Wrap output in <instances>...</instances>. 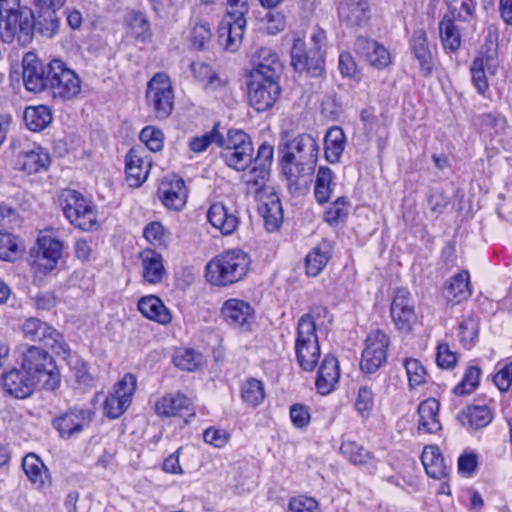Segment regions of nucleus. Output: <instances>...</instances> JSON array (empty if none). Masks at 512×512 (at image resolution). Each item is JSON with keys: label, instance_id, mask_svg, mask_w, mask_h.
<instances>
[{"label": "nucleus", "instance_id": "nucleus-16", "mask_svg": "<svg viewBox=\"0 0 512 512\" xmlns=\"http://www.w3.org/2000/svg\"><path fill=\"white\" fill-rule=\"evenodd\" d=\"M50 61L43 63L33 52H27L22 59V78L27 91L40 93L48 91V70Z\"/></svg>", "mask_w": 512, "mask_h": 512}, {"label": "nucleus", "instance_id": "nucleus-47", "mask_svg": "<svg viewBox=\"0 0 512 512\" xmlns=\"http://www.w3.org/2000/svg\"><path fill=\"white\" fill-rule=\"evenodd\" d=\"M455 20L458 19L447 13L439 23V32L442 44L445 49L451 51L457 50L461 43V35L458 28L454 24Z\"/></svg>", "mask_w": 512, "mask_h": 512}, {"label": "nucleus", "instance_id": "nucleus-59", "mask_svg": "<svg viewBox=\"0 0 512 512\" xmlns=\"http://www.w3.org/2000/svg\"><path fill=\"white\" fill-rule=\"evenodd\" d=\"M349 203L345 197L337 198L326 210L325 220L330 225H337L348 215Z\"/></svg>", "mask_w": 512, "mask_h": 512}, {"label": "nucleus", "instance_id": "nucleus-52", "mask_svg": "<svg viewBox=\"0 0 512 512\" xmlns=\"http://www.w3.org/2000/svg\"><path fill=\"white\" fill-rule=\"evenodd\" d=\"M145 239L154 247L167 248L170 241V233L160 222L147 224L143 231Z\"/></svg>", "mask_w": 512, "mask_h": 512}, {"label": "nucleus", "instance_id": "nucleus-11", "mask_svg": "<svg viewBox=\"0 0 512 512\" xmlns=\"http://www.w3.org/2000/svg\"><path fill=\"white\" fill-rule=\"evenodd\" d=\"M34 16L30 10L20 9V0H0V30L11 40L19 30L26 36L31 35Z\"/></svg>", "mask_w": 512, "mask_h": 512}, {"label": "nucleus", "instance_id": "nucleus-14", "mask_svg": "<svg viewBox=\"0 0 512 512\" xmlns=\"http://www.w3.org/2000/svg\"><path fill=\"white\" fill-rule=\"evenodd\" d=\"M390 314L397 330L403 333L411 332L417 322V314L415 301L408 290L404 288L396 290L391 302Z\"/></svg>", "mask_w": 512, "mask_h": 512}, {"label": "nucleus", "instance_id": "nucleus-3", "mask_svg": "<svg viewBox=\"0 0 512 512\" xmlns=\"http://www.w3.org/2000/svg\"><path fill=\"white\" fill-rule=\"evenodd\" d=\"M22 368L45 390L53 391L60 385V373L52 356L40 347H27L22 354Z\"/></svg>", "mask_w": 512, "mask_h": 512}, {"label": "nucleus", "instance_id": "nucleus-17", "mask_svg": "<svg viewBox=\"0 0 512 512\" xmlns=\"http://www.w3.org/2000/svg\"><path fill=\"white\" fill-rule=\"evenodd\" d=\"M315 166V163L282 157V173L286 178L287 187L291 193H303L308 189Z\"/></svg>", "mask_w": 512, "mask_h": 512}, {"label": "nucleus", "instance_id": "nucleus-53", "mask_svg": "<svg viewBox=\"0 0 512 512\" xmlns=\"http://www.w3.org/2000/svg\"><path fill=\"white\" fill-rule=\"evenodd\" d=\"M191 72L195 79L211 89H216L220 85L217 73L209 64L201 61L192 62L190 65Z\"/></svg>", "mask_w": 512, "mask_h": 512}, {"label": "nucleus", "instance_id": "nucleus-50", "mask_svg": "<svg viewBox=\"0 0 512 512\" xmlns=\"http://www.w3.org/2000/svg\"><path fill=\"white\" fill-rule=\"evenodd\" d=\"M265 398L264 384L255 378H249L241 387V399L252 408L259 406Z\"/></svg>", "mask_w": 512, "mask_h": 512}, {"label": "nucleus", "instance_id": "nucleus-37", "mask_svg": "<svg viewBox=\"0 0 512 512\" xmlns=\"http://www.w3.org/2000/svg\"><path fill=\"white\" fill-rule=\"evenodd\" d=\"M22 468L28 479L37 488H43L50 483L49 470L36 454H27L22 460Z\"/></svg>", "mask_w": 512, "mask_h": 512}, {"label": "nucleus", "instance_id": "nucleus-64", "mask_svg": "<svg viewBox=\"0 0 512 512\" xmlns=\"http://www.w3.org/2000/svg\"><path fill=\"white\" fill-rule=\"evenodd\" d=\"M287 512H321L318 502L305 495L292 497L289 500Z\"/></svg>", "mask_w": 512, "mask_h": 512}, {"label": "nucleus", "instance_id": "nucleus-35", "mask_svg": "<svg viewBox=\"0 0 512 512\" xmlns=\"http://www.w3.org/2000/svg\"><path fill=\"white\" fill-rule=\"evenodd\" d=\"M50 164V157L41 148L28 151H20L17 155L15 166L17 169L28 174L37 173L43 169H47Z\"/></svg>", "mask_w": 512, "mask_h": 512}, {"label": "nucleus", "instance_id": "nucleus-49", "mask_svg": "<svg viewBox=\"0 0 512 512\" xmlns=\"http://www.w3.org/2000/svg\"><path fill=\"white\" fill-rule=\"evenodd\" d=\"M340 451L342 455L354 465H365L374 460L371 452L354 441H343L340 446Z\"/></svg>", "mask_w": 512, "mask_h": 512}, {"label": "nucleus", "instance_id": "nucleus-5", "mask_svg": "<svg viewBox=\"0 0 512 512\" xmlns=\"http://www.w3.org/2000/svg\"><path fill=\"white\" fill-rule=\"evenodd\" d=\"M247 0H227V13L219 25V39L234 52L240 46L246 27Z\"/></svg>", "mask_w": 512, "mask_h": 512}, {"label": "nucleus", "instance_id": "nucleus-39", "mask_svg": "<svg viewBox=\"0 0 512 512\" xmlns=\"http://www.w3.org/2000/svg\"><path fill=\"white\" fill-rule=\"evenodd\" d=\"M457 418L462 426L474 431L486 427L493 415L487 406H469Z\"/></svg>", "mask_w": 512, "mask_h": 512}, {"label": "nucleus", "instance_id": "nucleus-15", "mask_svg": "<svg viewBox=\"0 0 512 512\" xmlns=\"http://www.w3.org/2000/svg\"><path fill=\"white\" fill-rule=\"evenodd\" d=\"M388 346L389 338L384 332L380 330L370 332L362 352L361 370L369 374L375 373L386 361Z\"/></svg>", "mask_w": 512, "mask_h": 512}, {"label": "nucleus", "instance_id": "nucleus-24", "mask_svg": "<svg viewBox=\"0 0 512 512\" xmlns=\"http://www.w3.org/2000/svg\"><path fill=\"white\" fill-rule=\"evenodd\" d=\"M286 151L283 158H290L296 161L315 163L318 159L319 147L314 137L310 134H299L286 144Z\"/></svg>", "mask_w": 512, "mask_h": 512}, {"label": "nucleus", "instance_id": "nucleus-48", "mask_svg": "<svg viewBox=\"0 0 512 512\" xmlns=\"http://www.w3.org/2000/svg\"><path fill=\"white\" fill-rule=\"evenodd\" d=\"M334 174L328 167H320L316 175L314 195L318 203H326L332 195Z\"/></svg>", "mask_w": 512, "mask_h": 512}, {"label": "nucleus", "instance_id": "nucleus-12", "mask_svg": "<svg viewBox=\"0 0 512 512\" xmlns=\"http://www.w3.org/2000/svg\"><path fill=\"white\" fill-rule=\"evenodd\" d=\"M137 387V379L128 373L118 381L106 397L103 413L110 419H117L129 408Z\"/></svg>", "mask_w": 512, "mask_h": 512}, {"label": "nucleus", "instance_id": "nucleus-45", "mask_svg": "<svg viewBox=\"0 0 512 512\" xmlns=\"http://www.w3.org/2000/svg\"><path fill=\"white\" fill-rule=\"evenodd\" d=\"M128 34L142 43L150 40L152 33L150 24L145 15L141 12L131 11L125 17Z\"/></svg>", "mask_w": 512, "mask_h": 512}, {"label": "nucleus", "instance_id": "nucleus-27", "mask_svg": "<svg viewBox=\"0 0 512 512\" xmlns=\"http://www.w3.org/2000/svg\"><path fill=\"white\" fill-rule=\"evenodd\" d=\"M357 54L364 57L371 66L383 69L390 63L387 49L374 40L358 37L354 44Z\"/></svg>", "mask_w": 512, "mask_h": 512}, {"label": "nucleus", "instance_id": "nucleus-30", "mask_svg": "<svg viewBox=\"0 0 512 512\" xmlns=\"http://www.w3.org/2000/svg\"><path fill=\"white\" fill-rule=\"evenodd\" d=\"M38 9V23L49 37L53 36L59 27L60 19L57 11L63 7L66 0H34Z\"/></svg>", "mask_w": 512, "mask_h": 512}, {"label": "nucleus", "instance_id": "nucleus-2", "mask_svg": "<svg viewBox=\"0 0 512 512\" xmlns=\"http://www.w3.org/2000/svg\"><path fill=\"white\" fill-rule=\"evenodd\" d=\"M312 47L306 49L304 38L295 35L291 48V64L299 73H306L310 77H319L324 70V56L322 48L325 45V32L315 28L310 36Z\"/></svg>", "mask_w": 512, "mask_h": 512}, {"label": "nucleus", "instance_id": "nucleus-29", "mask_svg": "<svg viewBox=\"0 0 512 512\" xmlns=\"http://www.w3.org/2000/svg\"><path fill=\"white\" fill-rule=\"evenodd\" d=\"M221 313L225 322L234 327L248 326L254 316L249 303L235 298L224 302Z\"/></svg>", "mask_w": 512, "mask_h": 512}, {"label": "nucleus", "instance_id": "nucleus-4", "mask_svg": "<svg viewBox=\"0 0 512 512\" xmlns=\"http://www.w3.org/2000/svg\"><path fill=\"white\" fill-rule=\"evenodd\" d=\"M295 352L300 367L313 371L320 358V346L311 314H304L298 321Z\"/></svg>", "mask_w": 512, "mask_h": 512}, {"label": "nucleus", "instance_id": "nucleus-8", "mask_svg": "<svg viewBox=\"0 0 512 512\" xmlns=\"http://www.w3.org/2000/svg\"><path fill=\"white\" fill-rule=\"evenodd\" d=\"M22 332L26 339L41 343L57 356L63 359L70 356V348L63 335L47 322L34 317L28 318L22 325Z\"/></svg>", "mask_w": 512, "mask_h": 512}, {"label": "nucleus", "instance_id": "nucleus-33", "mask_svg": "<svg viewBox=\"0 0 512 512\" xmlns=\"http://www.w3.org/2000/svg\"><path fill=\"white\" fill-rule=\"evenodd\" d=\"M411 49L419 62L421 74L423 76H429L432 73L434 62L427 34L424 30L419 29L414 31L411 38Z\"/></svg>", "mask_w": 512, "mask_h": 512}, {"label": "nucleus", "instance_id": "nucleus-31", "mask_svg": "<svg viewBox=\"0 0 512 512\" xmlns=\"http://www.w3.org/2000/svg\"><path fill=\"white\" fill-rule=\"evenodd\" d=\"M209 223L223 235H231L239 225V218L221 202L212 204L207 212Z\"/></svg>", "mask_w": 512, "mask_h": 512}, {"label": "nucleus", "instance_id": "nucleus-9", "mask_svg": "<svg viewBox=\"0 0 512 512\" xmlns=\"http://www.w3.org/2000/svg\"><path fill=\"white\" fill-rule=\"evenodd\" d=\"M146 104L155 118L166 119L174 108V92L165 73H156L147 83Z\"/></svg>", "mask_w": 512, "mask_h": 512}, {"label": "nucleus", "instance_id": "nucleus-34", "mask_svg": "<svg viewBox=\"0 0 512 512\" xmlns=\"http://www.w3.org/2000/svg\"><path fill=\"white\" fill-rule=\"evenodd\" d=\"M142 265V277L149 284L160 283L166 275L161 254L151 249H146L140 253Z\"/></svg>", "mask_w": 512, "mask_h": 512}, {"label": "nucleus", "instance_id": "nucleus-42", "mask_svg": "<svg viewBox=\"0 0 512 512\" xmlns=\"http://www.w3.org/2000/svg\"><path fill=\"white\" fill-rule=\"evenodd\" d=\"M421 461L428 476L441 479L447 474L443 456L436 446H426L421 455Z\"/></svg>", "mask_w": 512, "mask_h": 512}, {"label": "nucleus", "instance_id": "nucleus-6", "mask_svg": "<svg viewBox=\"0 0 512 512\" xmlns=\"http://www.w3.org/2000/svg\"><path fill=\"white\" fill-rule=\"evenodd\" d=\"M48 91L54 99L69 101L81 92L79 75L60 59H52L48 70Z\"/></svg>", "mask_w": 512, "mask_h": 512}, {"label": "nucleus", "instance_id": "nucleus-32", "mask_svg": "<svg viewBox=\"0 0 512 512\" xmlns=\"http://www.w3.org/2000/svg\"><path fill=\"white\" fill-rule=\"evenodd\" d=\"M340 377L339 364L333 355H326L322 360L317 378L316 388L322 395L333 391Z\"/></svg>", "mask_w": 512, "mask_h": 512}, {"label": "nucleus", "instance_id": "nucleus-23", "mask_svg": "<svg viewBox=\"0 0 512 512\" xmlns=\"http://www.w3.org/2000/svg\"><path fill=\"white\" fill-rule=\"evenodd\" d=\"M157 194L168 209L180 211L186 204L187 190L181 178H165L160 183Z\"/></svg>", "mask_w": 512, "mask_h": 512}, {"label": "nucleus", "instance_id": "nucleus-20", "mask_svg": "<svg viewBox=\"0 0 512 512\" xmlns=\"http://www.w3.org/2000/svg\"><path fill=\"white\" fill-rule=\"evenodd\" d=\"M63 243L48 235H40L31 249L34 264L45 271L53 270L62 255Z\"/></svg>", "mask_w": 512, "mask_h": 512}, {"label": "nucleus", "instance_id": "nucleus-22", "mask_svg": "<svg viewBox=\"0 0 512 512\" xmlns=\"http://www.w3.org/2000/svg\"><path fill=\"white\" fill-rule=\"evenodd\" d=\"M337 14L349 27H363L370 19L369 0H337Z\"/></svg>", "mask_w": 512, "mask_h": 512}, {"label": "nucleus", "instance_id": "nucleus-51", "mask_svg": "<svg viewBox=\"0 0 512 512\" xmlns=\"http://www.w3.org/2000/svg\"><path fill=\"white\" fill-rule=\"evenodd\" d=\"M217 127L218 125H215L211 131L191 138L189 141L190 150L195 153H201L213 143L219 147L224 146L225 137L218 131Z\"/></svg>", "mask_w": 512, "mask_h": 512}, {"label": "nucleus", "instance_id": "nucleus-1", "mask_svg": "<svg viewBox=\"0 0 512 512\" xmlns=\"http://www.w3.org/2000/svg\"><path fill=\"white\" fill-rule=\"evenodd\" d=\"M251 260L241 249H230L213 257L206 265L209 283L225 287L241 281L248 273Z\"/></svg>", "mask_w": 512, "mask_h": 512}, {"label": "nucleus", "instance_id": "nucleus-58", "mask_svg": "<svg viewBox=\"0 0 512 512\" xmlns=\"http://www.w3.org/2000/svg\"><path fill=\"white\" fill-rule=\"evenodd\" d=\"M448 6V14L452 17L459 19V21H466L473 16L475 10V3L473 0H444Z\"/></svg>", "mask_w": 512, "mask_h": 512}, {"label": "nucleus", "instance_id": "nucleus-46", "mask_svg": "<svg viewBox=\"0 0 512 512\" xmlns=\"http://www.w3.org/2000/svg\"><path fill=\"white\" fill-rule=\"evenodd\" d=\"M24 120L29 130L39 132L52 121V113L45 105L30 106L24 111Z\"/></svg>", "mask_w": 512, "mask_h": 512}, {"label": "nucleus", "instance_id": "nucleus-44", "mask_svg": "<svg viewBox=\"0 0 512 512\" xmlns=\"http://www.w3.org/2000/svg\"><path fill=\"white\" fill-rule=\"evenodd\" d=\"M331 258V247L329 243L322 242L313 248L306 256L305 266L308 276H318Z\"/></svg>", "mask_w": 512, "mask_h": 512}, {"label": "nucleus", "instance_id": "nucleus-43", "mask_svg": "<svg viewBox=\"0 0 512 512\" xmlns=\"http://www.w3.org/2000/svg\"><path fill=\"white\" fill-rule=\"evenodd\" d=\"M469 281L470 277L467 271L454 275L444 291L446 300L454 304L466 300L471 295Z\"/></svg>", "mask_w": 512, "mask_h": 512}, {"label": "nucleus", "instance_id": "nucleus-62", "mask_svg": "<svg viewBox=\"0 0 512 512\" xmlns=\"http://www.w3.org/2000/svg\"><path fill=\"white\" fill-rule=\"evenodd\" d=\"M404 367L411 387H416L425 382L426 370L417 359H406Z\"/></svg>", "mask_w": 512, "mask_h": 512}, {"label": "nucleus", "instance_id": "nucleus-63", "mask_svg": "<svg viewBox=\"0 0 512 512\" xmlns=\"http://www.w3.org/2000/svg\"><path fill=\"white\" fill-rule=\"evenodd\" d=\"M212 37L209 24L204 22L195 23L191 31V41L195 48L206 49Z\"/></svg>", "mask_w": 512, "mask_h": 512}, {"label": "nucleus", "instance_id": "nucleus-38", "mask_svg": "<svg viewBox=\"0 0 512 512\" xmlns=\"http://www.w3.org/2000/svg\"><path fill=\"white\" fill-rule=\"evenodd\" d=\"M439 403L433 398H429L420 403L418 407L419 431L425 433H435L441 429L438 419Z\"/></svg>", "mask_w": 512, "mask_h": 512}, {"label": "nucleus", "instance_id": "nucleus-13", "mask_svg": "<svg viewBox=\"0 0 512 512\" xmlns=\"http://www.w3.org/2000/svg\"><path fill=\"white\" fill-rule=\"evenodd\" d=\"M94 416L95 412L92 409L74 407L55 417L52 426L60 438L71 439L87 428Z\"/></svg>", "mask_w": 512, "mask_h": 512}, {"label": "nucleus", "instance_id": "nucleus-56", "mask_svg": "<svg viewBox=\"0 0 512 512\" xmlns=\"http://www.w3.org/2000/svg\"><path fill=\"white\" fill-rule=\"evenodd\" d=\"M480 368L478 366H469L464 374L462 381L455 386L454 393L463 396L473 392L479 385Z\"/></svg>", "mask_w": 512, "mask_h": 512}, {"label": "nucleus", "instance_id": "nucleus-7", "mask_svg": "<svg viewBox=\"0 0 512 512\" xmlns=\"http://www.w3.org/2000/svg\"><path fill=\"white\" fill-rule=\"evenodd\" d=\"M61 205L67 220L83 231H91L97 226V211L81 193L65 190L61 194Z\"/></svg>", "mask_w": 512, "mask_h": 512}, {"label": "nucleus", "instance_id": "nucleus-55", "mask_svg": "<svg viewBox=\"0 0 512 512\" xmlns=\"http://www.w3.org/2000/svg\"><path fill=\"white\" fill-rule=\"evenodd\" d=\"M201 360V354L192 349L178 350L173 357V363L176 367L189 372L195 371L200 365Z\"/></svg>", "mask_w": 512, "mask_h": 512}, {"label": "nucleus", "instance_id": "nucleus-41", "mask_svg": "<svg viewBox=\"0 0 512 512\" xmlns=\"http://www.w3.org/2000/svg\"><path fill=\"white\" fill-rule=\"evenodd\" d=\"M346 137L340 127L330 128L324 138L325 158L330 163H337L344 151Z\"/></svg>", "mask_w": 512, "mask_h": 512}, {"label": "nucleus", "instance_id": "nucleus-57", "mask_svg": "<svg viewBox=\"0 0 512 512\" xmlns=\"http://www.w3.org/2000/svg\"><path fill=\"white\" fill-rule=\"evenodd\" d=\"M140 140L152 152L161 151L164 145V134L155 126H146L139 135Z\"/></svg>", "mask_w": 512, "mask_h": 512}, {"label": "nucleus", "instance_id": "nucleus-19", "mask_svg": "<svg viewBox=\"0 0 512 512\" xmlns=\"http://www.w3.org/2000/svg\"><path fill=\"white\" fill-rule=\"evenodd\" d=\"M280 93L277 81L261 80L251 77L248 90L249 104L258 112L268 110Z\"/></svg>", "mask_w": 512, "mask_h": 512}, {"label": "nucleus", "instance_id": "nucleus-54", "mask_svg": "<svg viewBox=\"0 0 512 512\" xmlns=\"http://www.w3.org/2000/svg\"><path fill=\"white\" fill-rule=\"evenodd\" d=\"M269 178V168L265 166H258L251 169L245 175V183L249 193L262 195L266 182Z\"/></svg>", "mask_w": 512, "mask_h": 512}, {"label": "nucleus", "instance_id": "nucleus-18", "mask_svg": "<svg viewBox=\"0 0 512 512\" xmlns=\"http://www.w3.org/2000/svg\"><path fill=\"white\" fill-rule=\"evenodd\" d=\"M152 161L142 147L131 148L125 157L126 180L130 187H140L148 178Z\"/></svg>", "mask_w": 512, "mask_h": 512}, {"label": "nucleus", "instance_id": "nucleus-40", "mask_svg": "<svg viewBox=\"0 0 512 512\" xmlns=\"http://www.w3.org/2000/svg\"><path fill=\"white\" fill-rule=\"evenodd\" d=\"M189 399L182 393L167 394L155 403V413L162 417H174L188 409Z\"/></svg>", "mask_w": 512, "mask_h": 512}, {"label": "nucleus", "instance_id": "nucleus-26", "mask_svg": "<svg viewBox=\"0 0 512 512\" xmlns=\"http://www.w3.org/2000/svg\"><path fill=\"white\" fill-rule=\"evenodd\" d=\"M281 68L282 65L277 54L272 49L263 47L260 48L257 53L250 77L277 81Z\"/></svg>", "mask_w": 512, "mask_h": 512}, {"label": "nucleus", "instance_id": "nucleus-61", "mask_svg": "<svg viewBox=\"0 0 512 512\" xmlns=\"http://www.w3.org/2000/svg\"><path fill=\"white\" fill-rule=\"evenodd\" d=\"M478 335V320L472 316L463 317L459 324V337L464 346L474 343Z\"/></svg>", "mask_w": 512, "mask_h": 512}, {"label": "nucleus", "instance_id": "nucleus-28", "mask_svg": "<svg viewBox=\"0 0 512 512\" xmlns=\"http://www.w3.org/2000/svg\"><path fill=\"white\" fill-rule=\"evenodd\" d=\"M258 211L263 218L265 229L269 232L277 230L283 221V209L280 198L275 193H269L259 198Z\"/></svg>", "mask_w": 512, "mask_h": 512}, {"label": "nucleus", "instance_id": "nucleus-36", "mask_svg": "<svg viewBox=\"0 0 512 512\" xmlns=\"http://www.w3.org/2000/svg\"><path fill=\"white\" fill-rule=\"evenodd\" d=\"M138 310L147 319L162 325L169 324L172 320L169 309L163 304L161 299L155 295L142 297L138 302Z\"/></svg>", "mask_w": 512, "mask_h": 512}, {"label": "nucleus", "instance_id": "nucleus-10", "mask_svg": "<svg viewBox=\"0 0 512 512\" xmlns=\"http://www.w3.org/2000/svg\"><path fill=\"white\" fill-rule=\"evenodd\" d=\"M222 148L221 156L229 167L243 171L251 164L254 148L250 137L245 132L229 130Z\"/></svg>", "mask_w": 512, "mask_h": 512}, {"label": "nucleus", "instance_id": "nucleus-21", "mask_svg": "<svg viewBox=\"0 0 512 512\" xmlns=\"http://www.w3.org/2000/svg\"><path fill=\"white\" fill-rule=\"evenodd\" d=\"M2 388L4 392L17 399L29 397L39 382L25 370L11 369L4 372L1 376Z\"/></svg>", "mask_w": 512, "mask_h": 512}, {"label": "nucleus", "instance_id": "nucleus-60", "mask_svg": "<svg viewBox=\"0 0 512 512\" xmlns=\"http://www.w3.org/2000/svg\"><path fill=\"white\" fill-rule=\"evenodd\" d=\"M19 256V247L16 238L10 234L0 231V259L14 261Z\"/></svg>", "mask_w": 512, "mask_h": 512}, {"label": "nucleus", "instance_id": "nucleus-25", "mask_svg": "<svg viewBox=\"0 0 512 512\" xmlns=\"http://www.w3.org/2000/svg\"><path fill=\"white\" fill-rule=\"evenodd\" d=\"M499 67L498 59L493 55L476 57L470 67L472 83L477 91L484 95L489 90V77L494 76Z\"/></svg>", "mask_w": 512, "mask_h": 512}]
</instances>
